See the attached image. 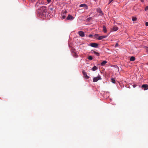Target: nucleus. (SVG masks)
<instances>
[{
  "label": "nucleus",
  "mask_w": 148,
  "mask_h": 148,
  "mask_svg": "<svg viewBox=\"0 0 148 148\" xmlns=\"http://www.w3.org/2000/svg\"><path fill=\"white\" fill-rule=\"evenodd\" d=\"M38 12L39 13H41L43 14V13H46L47 12L46 7V6H42L40 8Z\"/></svg>",
  "instance_id": "obj_1"
},
{
  "label": "nucleus",
  "mask_w": 148,
  "mask_h": 148,
  "mask_svg": "<svg viewBox=\"0 0 148 148\" xmlns=\"http://www.w3.org/2000/svg\"><path fill=\"white\" fill-rule=\"evenodd\" d=\"M101 78L99 75L96 77H94L93 79L94 82H97L99 80L101 79Z\"/></svg>",
  "instance_id": "obj_2"
},
{
  "label": "nucleus",
  "mask_w": 148,
  "mask_h": 148,
  "mask_svg": "<svg viewBox=\"0 0 148 148\" xmlns=\"http://www.w3.org/2000/svg\"><path fill=\"white\" fill-rule=\"evenodd\" d=\"M74 19V17L72 15L69 14L68 16L67 17L66 20H72Z\"/></svg>",
  "instance_id": "obj_3"
},
{
  "label": "nucleus",
  "mask_w": 148,
  "mask_h": 148,
  "mask_svg": "<svg viewBox=\"0 0 148 148\" xmlns=\"http://www.w3.org/2000/svg\"><path fill=\"white\" fill-rule=\"evenodd\" d=\"M98 45V44L97 43H91L90 44V46L95 48L97 47Z\"/></svg>",
  "instance_id": "obj_4"
},
{
  "label": "nucleus",
  "mask_w": 148,
  "mask_h": 148,
  "mask_svg": "<svg viewBox=\"0 0 148 148\" xmlns=\"http://www.w3.org/2000/svg\"><path fill=\"white\" fill-rule=\"evenodd\" d=\"M141 87L142 88H144V90H145L148 89V85L147 84L143 85Z\"/></svg>",
  "instance_id": "obj_5"
},
{
  "label": "nucleus",
  "mask_w": 148,
  "mask_h": 148,
  "mask_svg": "<svg viewBox=\"0 0 148 148\" xmlns=\"http://www.w3.org/2000/svg\"><path fill=\"white\" fill-rule=\"evenodd\" d=\"M82 73L84 77L86 79H88L89 78V77L87 75V73L86 72L83 71H82Z\"/></svg>",
  "instance_id": "obj_6"
},
{
  "label": "nucleus",
  "mask_w": 148,
  "mask_h": 148,
  "mask_svg": "<svg viewBox=\"0 0 148 148\" xmlns=\"http://www.w3.org/2000/svg\"><path fill=\"white\" fill-rule=\"evenodd\" d=\"M78 34L79 36L81 37H84V33L82 31H80L78 32Z\"/></svg>",
  "instance_id": "obj_7"
},
{
  "label": "nucleus",
  "mask_w": 148,
  "mask_h": 148,
  "mask_svg": "<svg viewBox=\"0 0 148 148\" xmlns=\"http://www.w3.org/2000/svg\"><path fill=\"white\" fill-rule=\"evenodd\" d=\"M67 12V11H65L63 13L62 15V18L63 19H64L66 18V14Z\"/></svg>",
  "instance_id": "obj_8"
},
{
  "label": "nucleus",
  "mask_w": 148,
  "mask_h": 148,
  "mask_svg": "<svg viewBox=\"0 0 148 148\" xmlns=\"http://www.w3.org/2000/svg\"><path fill=\"white\" fill-rule=\"evenodd\" d=\"M79 6L80 7H85V9H88L87 6L86 4H81L79 5Z\"/></svg>",
  "instance_id": "obj_9"
},
{
  "label": "nucleus",
  "mask_w": 148,
  "mask_h": 148,
  "mask_svg": "<svg viewBox=\"0 0 148 148\" xmlns=\"http://www.w3.org/2000/svg\"><path fill=\"white\" fill-rule=\"evenodd\" d=\"M107 37V36H99V40H101L103 38H106Z\"/></svg>",
  "instance_id": "obj_10"
},
{
  "label": "nucleus",
  "mask_w": 148,
  "mask_h": 148,
  "mask_svg": "<svg viewBox=\"0 0 148 148\" xmlns=\"http://www.w3.org/2000/svg\"><path fill=\"white\" fill-rule=\"evenodd\" d=\"M103 28L104 32L106 33L107 32V29L106 27L104 25H103Z\"/></svg>",
  "instance_id": "obj_11"
},
{
  "label": "nucleus",
  "mask_w": 148,
  "mask_h": 148,
  "mask_svg": "<svg viewBox=\"0 0 148 148\" xmlns=\"http://www.w3.org/2000/svg\"><path fill=\"white\" fill-rule=\"evenodd\" d=\"M98 68L95 66H94L92 69V71H95L97 70Z\"/></svg>",
  "instance_id": "obj_12"
},
{
  "label": "nucleus",
  "mask_w": 148,
  "mask_h": 148,
  "mask_svg": "<svg viewBox=\"0 0 148 148\" xmlns=\"http://www.w3.org/2000/svg\"><path fill=\"white\" fill-rule=\"evenodd\" d=\"M135 58L134 56H132L130 59V60L131 61H133L135 60Z\"/></svg>",
  "instance_id": "obj_13"
},
{
  "label": "nucleus",
  "mask_w": 148,
  "mask_h": 148,
  "mask_svg": "<svg viewBox=\"0 0 148 148\" xmlns=\"http://www.w3.org/2000/svg\"><path fill=\"white\" fill-rule=\"evenodd\" d=\"M107 62L106 61L104 60L101 63V66H103L104 65L106 64L107 63Z\"/></svg>",
  "instance_id": "obj_14"
},
{
  "label": "nucleus",
  "mask_w": 148,
  "mask_h": 148,
  "mask_svg": "<svg viewBox=\"0 0 148 148\" xmlns=\"http://www.w3.org/2000/svg\"><path fill=\"white\" fill-rule=\"evenodd\" d=\"M118 29V28L117 27H114L113 28V30L114 31H116Z\"/></svg>",
  "instance_id": "obj_15"
},
{
  "label": "nucleus",
  "mask_w": 148,
  "mask_h": 148,
  "mask_svg": "<svg viewBox=\"0 0 148 148\" xmlns=\"http://www.w3.org/2000/svg\"><path fill=\"white\" fill-rule=\"evenodd\" d=\"M94 36L95 38L99 40V34H95Z\"/></svg>",
  "instance_id": "obj_16"
},
{
  "label": "nucleus",
  "mask_w": 148,
  "mask_h": 148,
  "mask_svg": "<svg viewBox=\"0 0 148 148\" xmlns=\"http://www.w3.org/2000/svg\"><path fill=\"white\" fill-rule=\"evenodd\" d=\"M111 82L112 83H115V80L114 78H112L111 79Z\"/></svg>",
  "instance_id": "obj_17"
},
{
  "label": "nucleus",
  "mask_w": 148,
  "mask_h": 148,
  "mask_svg": "<svg viewBox=\"0 0 148 148\" xmlns=\"http://www.w3.org/2000/svg\"><path fill=\"white\" fill-rule=\"evenodd\" d=\"M49 10L51 11H53V7H51L50 6L49 8Z\"/></svg>",
  "instance_id": "obj_18"
},
{
  "label": "nucleus",
  "mask_w": 148,
  "mask_h": 148,
  "mask_svg": "<svg viewBox=\"0 0 148 148\" xmlns=\"http://www.w3.org/2000/svg\"><path fill=\"white\" fill-rule=\"evenodd\" d=\"M88 59L89 60H91L92 59V57L91 56H89L88 58Z\"/></svg>",
  "instance_id": "obj_19"
},
{
  "label": "nucleus",
  "mask_w": 148,
  "mask_h": 148,
  "mask_svg": "<svg viewBox=\"0 0 148 148\" xmlns=\"http://www.w3.org/2000/svg\"><path fill=\"white\" fill-rule=\"evenodd\" d=\"M132 20L133 21H135L136 20L137 18L136 17H133L132 18Z\"/></svg>",
  "instance_id": "obj_20"
},
{
  "label": "nucleus",
  "mask_w": 148,
  "mask_h": 148,
  "mask_svg": "<svg viewBox=\"0 0 148 148\" xmlns=\"http://www.w3.org/2000/svg\"><path fill=\"white\" fill-rule=\"evenodd\" d=\"M94 53H95L96 55H97V56H99V53H98V52H97L96 51H94Z\"/></svg>",
  "instance_id": "obj_21"
},
{
  "label": "nucleus",
  "mask_w": 148,
  "mask_h": 148,
  "mask_svg": "<svg viewBox=\"0 0 148 148\" xmlns=\"http://www.w3.org/2000/svg\"><path fill=\"white\" fill-rule=\"evenodd\" d=\"M97 11L99 12L100 13L102 14V11L100 9H98Z\"/></svg>",
  "instance_id": "obj_22"
},
{
  "label": "nucleus",
  "mask_w": 148,
  "mask_h": 148,
  "mask_svg": "<svg viewBox=\"0 0 148 148\" xmlns=\"http://www.w3.org/2000/svg\"><path fill=\"white\" fill-rule=\"evenodd\" d=\"M145 11H147L148 10V6H147L145 9Z\"/></svg>",
  "instance_id": "obj_23"
},
{
  "label": "nucleus",
  "mask_w": 148,
  "mask_h": 148,
  "mask_svg": "<svg viewBox=\"0 0 148 148\" xmlns=\"http://www.w3.org/2000/svg\"><path fill=\"white\" fill-rule=\"evenodd\" d=\"M73 56L75 58L77 57L78 56L77 55L76 53H74Z\"/></svg>",
  "instance_id": "obj_24"
},
{
  "label": "nucleus",
  "mask_w": 148,
  "mask_h": 148,
  "mask_svg": "<svg viewBox=\"0 0 148 148\" xmlns=\"http://www.w3.org/2000/svg\"><path fill=\"white\" fill-rule=\"evenodd\" d=\"M39 4H40V3H39L38 2H37L36 4V6H37V7L39 5Z\"/></svg>",
  "instance_id": "obj_25"
},
{
  "label": "nucleus",
  "mask_w": 148,
  "mask_h": 148,
  "mask_svg": "<svg viewBox=\"0 0 148 148\" xmlns=\"http://www.w3.org/2000/svg\"><path fill=\"white\" fill-rule=\"evenodd\" d=\"M146 51L147 52H148V47H146Z\"/></svg>",
  "instance_id": "obj_26"
},
{
  "label": "nucleus",
  "mask_w": 148,
  "mask_h": 148,
  "mask_svg": "<svg viewBox=\"0 0 148 148\" xmlns=\"http://www.w3.org/2000/svg\"><path fill=\"white\" fill-rule=\"evenodd\" d=\"M92 36H93V35H92V34H90L89 35L88 37L89 38H91Z\"/></svg>",
  "instance_id": "obj_27"
},
{
  "label": "nucleus",
  "mask_w": 148,
  "mask_h": 148,
  "mask_svg": "<svg viewBox=\"0 0 148 148\" xmlns=\"http://www.w3.org/2000/svg\"><path fill=\"white\" fill-rule=\"evenodd\" d=\"M145 25L146 26H148V22H147L145 23Z\"/></svg>",
  "instance_id": "obj_28"
},
{
  "label": "nucleus",
  "mask_w": 148,
  "mask_h": 148,
  "mask_svg": "<svg viewBox=\"0 0 148 148\" xmlns=\"http://www.w3.org/2000/svg\"><path fill=\"white\" fill-rule=\"evenodd\" d=\"M48 3H49L51 2V0H47Z\"/></svg>",
  "instance_id": "obj_29"
},
{
  "label": "nucleus",
  "mask_w": 148,
  "mask_h": 148,
  "mask_svg": "<svg viewBox=\"0 0 148 148\" xmlns=\"http://www.w3.org/2000/svg\"><path fill=\"white\" fill-rule=\"evenodd\" d=\"M118 45V44L117 43H116L115 45V47H116Z\"/></svg>",
  "instance_id": "obj_30"
},
{
  "label": "nucleus",
  "mask_w": 148,
  "mask_h": 148,
  "mask_svg": "<svg viewBox=\"0 0 148 148\" xmlns=\"http://www.w3.org/2000/svg\"><path fill=\"white\" fill-rule=\"evenodd\" d=\"M112 1H111V0H109V4H110L111 2Z\"/></svg>",
  "instance_id": "obj_31"
},
{
  "label": "nucleus",
  "mask_w": 148,
  "mask_h": 148,
  "mask_svg": "<svg viewBox=\"0 0 148 148\" xmlns=\"http://www.w3.org/2000/svg\"><path fill=\"white\" fill-rule=\"evenodd\" d=\"M140 1L142 2H144V0H140Z\"/></svg>",
  "instance_id": "obj_32"
},
{
  "label": "nucleus",
  "mask_w": 148,
  "mask_h": 148,
  "mask_svg": "<svg viewBox=\"0 0 148 148\" xmlns=\"http://www.w3.org/2000/svg\"><path fill=\"white\" fill-rule=\"evenodd\" d=\"M133 86L134 87H135V86L134 85Z\"/></svg>",
  "instance_id": "obj_33"
},
{
  "label": "nucleus",
  "mask_w": 148,
  "mask_h": 148,
  "mask_svg": "<svg viewBox=\"0 0 148 148\" xmlns=\"http://www.w3.org/2000/svg\"><path fill=\"white\" fill-rule=\"evenodd\" d=\"M147 64L148 65V63H147Z\"/></svg>",
  "instance_id": "obj_34"
}]
</instances>
